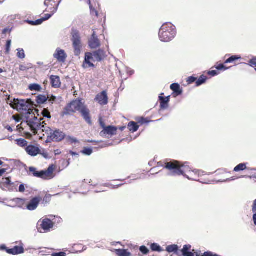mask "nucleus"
<instances>
[{
    "mask_svg": "<svg viewBox=\"0 0 256 256\" xmlns=\"http://www.w3.org/2000/svg\"><path fill=\"white\" fill-rule=\"evenodd\" d=\"M38 116H36L34 113L32 118L28 117V120L26 122L28 126H29L30 130L35 135L38 130L45 132L46 134H48L50 131V128L47 126L46 120H44V118H48V120L51 118V114L48 108H44L42 112V116H40L39 114L36 113Z\"/></svg>",
    "mask_w": 256,
    "mask_h": 256,
    "instance_id": "f257e3e1",
    "label": "nucleus"
},
{
    "mask_svg": "<svg viewBox=\"0 0 256 256\" xmlns=\"http://www.w3.org/2000/svg\"><path fill=\"white\" fill-rule=\"evenodd\" d=\"M106 56V52L105 51L104 49H98L92 52H86L82 66L84 69L96 68V66L94 62H102L104 60Z\"/></svg>",
    "mask_w": 256,
    "mask_h": 256,
    "instance_id": "f03ea898",
    "label": "nucleus"
},
{
    "mask_svg": "<svg viewBox=\"0 0 256 256\" xmlns=\"http://www.w3.org/2000/svg\"><path fill=\"white\" fill-rule=\"evenodd\" d=\"M10 105L13 108L16 109L19 112L27 115L26 116L27 120H28V116L32 118V116L34 113H38V110L32 107L30 100H28L26 101L24 100L14 99L11 102Z\"/></svg>",
    "mask_w": 256,
    "mask_h": 256,
    "instance_id": "7ed1b4c3",
    "label": "nucleus"
},
{
    "mask_svg": "<svg viewBox=\"0 0 256 256\" xmlns=\"http://www.w3.org/2000/svg\"><path fill=\"white\" fill-rule=\"evenodd\" d=\"M176 34V26L171 22H166L160 28L158 38L161 42H168L175 38Z\"/></svg>",
    "mask_w": 256,
    "mask_h": 256,
    "instance_id": "20e7f679",
    "label": "nucleus"
},
{
    "mask_svg": "<svg viewBox=\"0 0 256 256\" xmlns=\"http://www.w3.org/2000/svg\"><path fill=\"white\" fill-rule=\"evenodd\" d=\"M54 170L52 166H50L46 170H42L38 172L36 168L34 167H30L29 168V175H32L37 178L46 179L48 178H52Z\"/></svg>",
    "mask_w": 256,
    "mask_h": 256,
    "instance_id": "39448f33",
    "label": "nucleus"
},
{
    "mask_svg": "<svg viewBox=\"0 0 256 256\" xmlns=\"http://www.w3.org/2000/svg\"><path fill=\"white\" fill-rule=\"evenodd\" d=\"M100 126L102 128L100 132V135L102 137L112 136L116 134L118 128L114 126H106L102 118L98 120Z\"/></svg>",
    "mask_w": 256,
    "mask_h": 256,
    "instance_id": "423d86ee",
    "label": "nucleus"
},
{
    "mask_svg": "<svg viewBox=\"0 0 256 256\" xmlns=\"http://www.w3.org/2000/svg\"><path fill=\"white\" fill-rule=\"evenodd\" d=\"M82 103L80 100H73L64 108L62 114L64 116L65 115H70L75 113L76 111H79Z\"/></svg>",
    "mask_w": 256,
    "mask_h": 256,
    "instance_id": "0eeeda50",
    "label": "nucleus"
},
{
    "mask_svg": "<svg viewBox=\"0 0 256 256\" xmlns=\"http://www.w3.org/2000/svg\"><path fill=\"white\" fill-rule=\"evenodd\" d=\"M70 38L73 48H81L82 47V38L78 30L74 28H72Z\"/></svg>",
    "mask_w": 256,
    "mask_h": 256,
    "instance_id": "6e6552de",
    "label": "nucleus"
},
{
    "mask_svg": "<svg viewBox=\"0 0 256 256\" xmlns=\"http://www.w3.org/2000/svg\"><path fill=\"white\" fill-rule=\"evenodd\" d=\"M54 222L49 218H44L38 221V230L40 232H46L53 228Z\"/></svg>",
    "mask_w": 256,
    "mask_h": 256,
    "instance_id": "1a4fd4ad",
    "label": "nucleus"
},
{
    "mask_svg": "<svg viewBox=\"0 0 256 256\" xmlns=\"http://www.w3.org/2000/svg\"><path fill=\"white\" fill-rule=\"evenodd\" d=\"M180 162L177 160H172L165 164L164 168L170 172L172 176H178V171L180 168Z\"/></svg>",
    "mask_w": 256,
    "mask_h": 256,
    "instance_id": "9d476101",
    "label": "nucleus"
},
{
    "mask_svg": "<svg viewBox=\"0 0 256 256\" xmlns=\"http://www.w3.org/2000/svg\"><path fill=\"white\" fill-rule=\"evenodd\" d=\"M48 134H50V138L54 142H59L62 140L65 136V134L60 130H56L54 132L50 129Z\"/></svg>",
    "mask_w": 256,
    "mask_h": 256,
    "instance_id": "9b49d317",
    "label": "nucleus"
},
{
    "mask_svg": "<svg viewBox=\"0 0 256 256\" xmlns=\"http://www.w3.org/2000/svg\"><path fill=\"white\" fill-rule=\"evenodd\" d=\"M85 121L89 124H92V118L90 110L83 104H82L79 111Z\"/></svg>",
    "mask_w": 256,
    "mask_h": 256,
    "instance_id": "f8f14e48",
    "label": "nucleus"
},
{
    "mask_svg": "<svg viewBox=\"0 0 256 256\" xmlns=\"http://www.w3.org/2000/svg\"><path fill=\"white\" fill-rule=\"evenodd\" d=\"M94 100L102 106L107 104H108V96L106 92V90H104L98 94L96 96Z\"/></svg>",
    "mask_w": 256,
    "mask_h": 256,
    "instance_id": "ddd939ff",
    "label": "nucleus"
},
{
    "mask_svg": "<svg viewBox=\"0 0 256 256\" xmlns=\"http://www.w3.org/2000/svg\"><path fill=\"white\" fill-rule=\"evenodd\" d=\"M42 200V198L40 196H36L32 198L31 200L26 204V209L31 211L35 210L38 208Z\"/></svg>",
    "mask_w": 256,
    "mask_h": 256,
    "instance_id": "4468645a",
    "label": "nucleus"
},
{
    "mask_svg": "<svg viewBox=\"0 0 256 256\" xmlns=\"http://www.w3.org/2000/svg\"><path fill=\"white\" fill-rule=\"evenodd\" d=\"M25 150L28 155L32 156H36L40 152V150L38 146L32 144L26 146Z\"/></svg>",
    "mask_w": 256,
    "mask_h": 256,
    "instance_id": "2eb2a0df",
    "label": "nucleus"
},
{
    "mask_svg": "<svg viewBox=\"0 0 256 256\" xmlns=\"http://www.w3.org/2000/svg\"><path fill=\"white\" fill-rule=\"evenodd\" d=\"M88 45L90 48H97L100 46V41L96 36L94 31H93L92 34L89 39Z\"/></svg>",
    "mask_w": 256,
    "mask_h": 256,
    "instance_id": "dca6fc26",
    "label": "nucleus"
},
{
    "mask_svg": "<svg viewBox=\"0 0 256 256\" xmlns=\"http://www.w3.org/2000/svg\"><path fill=\"white\" fill-rule=\"evenodd\" d=\"M170 89L172 90V96L176 98V96L181 95L182 93V90L180 88V84L178 83H174L170 85Z\"/></svg>",
    "mask_w": 256,
    "mask_h": 256,
    "instance_id": "f3484780",
    "label": "nucleus"
},
{
    "mask_svg": "<svg viewBox=\"0 0 256 256\" xmlns=\"http://www.w3.org/2000/svg\"><path fill=\"white\" fill-rule=\"evenodd\" d=\"M54 57L58 62H64L67 57L66 54L62 50H56L54 54Z\"/></svg>",
    "mask_w": 256,
    "mask_h": 256,
    "instance_id": "a211bd4d",
    "label": "nucleus"
},
{
    "mask_svg": "<svg viewBox=\"0 0 256 256\" xmlns=\"http://www.w3.org/2000/svg\"><path fill=\"white\" fill-rule=\"evenodd\" d=\"M190 172V168L188 166L186 165V164H183L181 162H180V168H179V170L178 172V176L183 175L184 176H187L188 178L189 176L186 174Z\"/></svg>",
    "mask_w": 256,
    "mask_h": 256,
    "instance_id": "6ab92c4d",
    "label": "nucleus"
},
{
    "mask_svg": "<svg viewBox=\"0 0 256 256\" xmlns=\"http://www.w3.org/2000/svg\"><path fill=\"white\" fill-rule=\"evenodd\" d=\"M24 252V248L22 246H15L14 248L7 250L8 254L12 255L21 254Z\"/></svg>",
    "mask_w": 256,
    "mask_h": 256,
    "instance_id": "aec40b11",
    "label": "nucleus"
},
{
    "mask_svg": "<svg viewBox=\"0 0 256 256\" xmlns=\"http://www.w3.org/2000/svg\"><path fill=\"white\" fill-rule=\"evenodd\" d=\"M164 94H162L160 95H163ZM170 100V96L167 97H163L162 96H159V100L160 102V107L161 109L165 110L168 108V102Z\"/></svg>",
    "mask_w": 256,
    "mask_h": 256,
    "instance_id": "412c9836",
    "label": "nucleus"
},
{
    "mask_svg": "<svg viewBox=\"0 0 256 256\" xmlns=\"http://www.w3.org/2000/svg\"><path fill=\"white\" fill-rule=\"evenodd\" d=\"M50 84L52 88H58L61 86L60 78L58 76L52 75L50 76Z\"/></svg>",
    "mask_w": 256,
    "mask_h": 256,
    "instance_id": "4be33fe9",
    "label": "nucleus"
},
{
    "mask_svg": "<svg viewBox=\"0 0 256 256\" xmlns=\"http://www.w3.org/2000/svg\"><path fill=\"white\" fill-rule=\"evenodd\" d=\"M192 246L190 244H186L184 246L181 250L183 256H194V254L190 252Z\"/></svg>",
    "mask_w": 256,
    "mask_h": 256,
    "instance_id": "5701e85b",
    "label": "nucleus"
},
{
    "mask_svg": "<svg viewBox=\"0 0 256 256\" xmlns=\"http://www.w3.org/2000/svg\"><path fill=\"white\" fill-rule=\"evenodd\" d=\"M114 252L117 256H131L132 254L126 250L115 249Z\"/></svg>",
    "mask_w": 256,
    "mask_h": 256,
    "instance_id": "b1692460",
    "label": "nucleus"
},
{
    "mask_svg": "<svg viewBox=\"0 0 256 256\" xmlns=\"http://www.w3.org/2000/svg\"><path fill=\"white\" fill-rule=\"evenodd\" d=\"M139 127L140 126L138 124V123L134 122H130L128 125V129L132 133L136 132L138 130Z\"/></svg>",
    "mask_w": 256,
    "mask_h": 256,
    "instance_id": "393cba45",
    "label": "nucleus"
},
{
    "mask_svg": "<svg viewBox=\"0 0 256 256\" xmlns=\"http://www.w3.org/2000/svg\"><path fill=\"white\" fill-rule=\"evenodd\" d=\"M61 0H60L58 2V3L57 4V5H56V8H53V10L52 11V14H46L44 15V17H43V18H42V20H44V21H45V20H48V19H50V18L52 17V15H54V14H55V13L57 12V10H58V6H59L60 4V2H61Z\"/></svg>",
    "mask_w": 256,
    "mask_h": 256,
    "instance_id": "a878e982",
    "label": "nucleus"
},
{
    "mask_svg": "<svg viewBox=\"0 0 256 256\" xmlns=\"http://www.w3.org/2000/svg\"><path fill=\"white\" fill-rule=\"evenodd\" d=\"M84 246L80 244H74L72 248V250L74 252L77 253L84 251Z\"/></svg>",
    "mask_w": 256,
    "mask_h": 256,
    "instance_id": "bb28decb",
    "label": "nucleus"
},
{
    "mask_svg": "<svg viewBox=\"0 0 256 256\" xmlns=\"http://www.w3.org/2000/svg\"><path fill=\"white\" fill-rule=\"evenodd\" d=\"M48 96H46L40 94L36 96V102L38 104H43L48 100Z\"/></svg>",
    "mask_w": 256,
    "mask_h": 256,
    "instance_id": "cd10ccee",
    "label": "nucleus"
},
{
    "mask_svg": "<svg viewBox=\"0 0 256 256\" xmlns=\"http://www.w3.org/2000/svg\"><path fill=\"white\" fill-rule=\"evenodd\" d=\"M178 245H176V244L170 245V246H168L166 248V250L169 253H171V252L176 253L178 252Z\"/></svg>",
    "mask_w": 256,
    "mask_h": 256,
    "instance_id": "c85d7f7f",
    "label": "nucleus"
},
{
    "mask_svg": "<svg viewBox=\"0 0 256 256\" xmlns=\"http://www.w3.org/2000/svg\"><path fill=\"white\" fill-rule=\"evenodd\" d=\"M150 248L154 252H161L164 250L162 247L156 243L151 244Z\"/></svg>",
    "mask_w": 256,
    "mask_h": 256,
    "instance_id": "c756f323",
    "label": "nucleus"
},
{
    "mask_svg": "<svg viewBox=\"0 0 256 256\" xmlns=\"http://www.w3.org/2000/svg\"><path fill=\"white\" fill-rule=\"evenodd\" d=\"M247 168L246 164L241 163L236 166L234 170L235 172H239L246 170Z\"/></svg>",
    "mask_w": 256,
    "mask_h": 256,
    "instance_id": "7c9ffc66",
    "label": "nucleus"
},
{
    "mask_svg": "<svg viewBox=\"0 0 256 256\" xmlns=\"http://www.w3.org/2000/svg\"><path fill=\"white\" fill-rule=\"evenodd\" d=\"M206 80L207 77L206 76L202 75L198 80L196 79V86H198L204 84L206 82Z\"/></svg>",
    "mask_w": 256,
    "mask_h": 256,
    "instance_id": "2f4dec72",
    "label": "nucleus"
},
{
    "mask_svg": "<svg viewBox=\"0 0 256 256\" xmlns=\"http://www.w3.org/2000/svg\"><path fill=\"white\" fill-rule=\"evenodd\" d=\"M14 200L18 207L23 208L24 206H26V200L22 199V198H16Z\"/></svg>",
    "mask_w": 256,
    "mask_h": 256,
    "instance_id": "473e14b6",
    "label": "nucleus"
},
{
    "mask_svg": "<svg viewBox=\"0 0 256 256\" xmlns=\"http://www.w3.org/2000/svg\"><path fill=\"white\" fill-rule=\"evenodd\" d=\"M16 144L21 147L26 148L27 146L28 142L27 141L23 138H20L16 140Z\"/></svg>",
    "mask_w": 256,
    "mask_h": 256,
    "instance_id": "72a5a7b5",
    "label": "nucleus"
},
{
    "mask_svg": "<svg viewBox=\"0 0 256 256\" xmlns=\"http://www.w3.org/2000/svg\"><path fill=\"white\" fill-rule=\"evenodd\" d=\"M28 88L32 91L35 90L37 92H40L42 88L40 84H30L28 86Z\"/></svg>",
    "mask_w": 256,
    "mask_h": 256,
    "instance_id": "f704fd0d",
    "label": "nucleus"
},
{
    "mask_svg": "<svg viewBox=\"0 0 256 256\" xmlns=\"http://www.w3.org/2000/svg\"><path fill=\"white\" fill-rule=\"evenodd\" d=\"M1 184L6 187H8L11 184L10 178H2Z\"/></svg>",
    "mask_w": 256,
    "mask_h": 256,
    "instance_id": "c9c22d12",
    "label": "nucleus"
},
{
    "mask_svg": "<svg viewBox=\"0 0 256 256\" xmlns=\"http://www.w3.org/2000/svg\"><path fill=\"white\" fill-rule=\"evenodd\" d=\"M32 68V64H22L20 66V70L22 71L27 70Z\"/></svg>",
    "mask_w": 256,
    "mask_h": 256,
    "instance_id": "e433bc0d",
    "label": "nucleus"
},
{
    "mask_svg": "<svg viewBox=\"0 0 256 256\" xmlns=\"http://www.w3.org/2000/svg\"><path fill=\"white\" fill-rule=\"evenodd\" d=\"M241 58V57L240 56H232L229 58L228 59H227L224 63L228 64V63H230L236 60H238Z\"/></svg>",
    "mask_w": 256,
    "mask_h": 256,
    "instance_id": "4c0bfd02",
    "label": "nucleus"
},
{
    "mask_svg": "<svg viewBox=\"0 0 256 256\" xmlns=\"http://www.w3.org/2000/svg\"><path fill=\"white\" fill-rule=\"evenodd\" d=\"M52 196L50 194H46L42 200V204H48L51 200Z\"/></svg>",
    "mask_w": 256,
    "mask_h": 256,
    "instance_id": "58836bf2",
    "label": "nucleus"
},
{
    "mask_svg": "<svg viewBox=\"0 0 256 256\" xmlns=\"http://www.w3.org/2000/svg\"><path fill=\"white\" fill-rule=\"evenodd\" d=\"M248 64L252 67L255 68L256 71V57H253L248 61Z\"/></svg>",
    "mask_w": 256,
    "mask_h": 256,
    "instance_id": "ea45409f",
    "label": "nucleus"
},
{
    "mask_svg": "<svg viewBox=\"0 0 256 256\" xmlns=\"http://www.w3.org/2000/svg\"><path fill=\"white\" fill-rule=\"evenodd\" d=\"M140 250L144 255L148 254L150 252V250L144 246H140Z\"/></svg>",
    "mask_w": 256,
    "mask_h": 256,
    "instance_id": "a19ab883",
    "label": "nucleus"
},
{
    "mask_svg": "<svg viewBox=\"0 0 256 256\" xmlns=\"http://www.w3.org/2000/svg\"><path fill=\"white\" fill-rule=\"evenodd\" d=\"M92 152V150L90 148H84L82 150V153L88 156L90 155Z\"/></svg>",
    "mask_w": 256,
    "mask_h": 256,
    "instance_id": "79ce46f5",
    "label": "nucleus"
},
{
    "mask_svg": "<svg viewBox=\"0 0 256 256\" xmlns=\"http://www.w3.org/2000/svg\"><path fill=\"white\" fill-rule=\"evenodd\" d=\"M17 56L18 58L24 59L25 58V53L24 49H20L17 53Z\"/></svg>",
    "mask_w": 256,
    "mask_h": 256,
    "instance_id": "37998d69",
    "label": "nucleus"
},
{
    "mask_svg": "<svg viewBox=\"0 0 256 256\" xmlns=\"http://www.w3.org/2000/svg\"><path fill=\"white\" fill-rule=\"evenodd\" d=\"M137 122L138 124H140V125H142L144 124H148L150 121L144 118H140L137 120Z\"/></svg>",
    "mask_w": 256,
    "mask_h": 256,
    "instance_id": "c03bdc74",
    "label": "nucleus"
},
{
    "mask_svg": "<svg viewBox=\"0 0 256 256\" xmlns=\"http://www.w3.org/2000/svg\"><path fill=\"white\" fill-rule=\"evenodd\" d=\"M196 80V78H195L194 76H191L188 78L186 82L188 84H192L195 82Z\"/></svg>",
    "mask_w": 256,
    "mask_h": 256,
    "instance_id": "a18cd8bd",
    "label": "nucleus"
},
{
    "mask_svg": "<svg viewBox=\"0 0 256 256\" xmlns=\"http://www.w3.org/2000/svg\"><path fill=\"white\" fill-rule=\"evenodd\" d=\"M208 74L212 76H214L218 74V72L216 70H212L208 72Z\"/></svg>",
    "mask_w": 256,
    "mask_h": 256,
    "instance_id": "49530a36",
    "label": "nucleus"
},
{
    "mask_svg": "<svg viewBox=\"0 0 256 256\" xmlns=\"http://www.w3.org/2000/svg\"><path fill=\"white\" fill-rule=\"evenodd\" d=\"M216 68L217 70H226L228 69L227 68H226L224 64H220L218 66H216Z\"/></svg>",
    "mask_w": 256,
    "mask_h": 256,
    "instance_id": "de8ad7c7",
    "label": "nucleus"
},
{
    "mask_svg": "<svg viewBox=\"0 0 256 256\" xmlns=\"http://www.w3.org/2000/svg\"><path fill=\"white\" fill-rule=\"evenodd\" d=\"M166 162H168V160H166L164 161H160L158 162V166L163 167L164 168L165 164Z\"/></svg>",
    "mask_w": 256,
    "mask_h": 256,
    "instance_id": "09e8293b",
    "label": "nucleus"
},
{
    "mask_svg": "<svg viewBox=\"0 0 256 256\" xmlns=\"http://www.w3.org/2000/svg\"><path fill=\"white\" fill-rule=\"evenodd\" d=\"M52 256H66L64 252H54L52 254Z\"/></svg>",
    "mask_w": 256,
    "mask_h": 256,
    "instance_id": "8fccbe9b",
    "label": "nucleus"
},
{
    "mask_svg": "<svg viewBox=\"0 0 256 256\" xmlns=\"http://www.w3.org/2000/svg\"><path fill=\"white\" fill-rule=\"evenodd\" d=\"M56 97L55 96H54L52 95L50 97L48 96V100L49 102H50V103H52V104L54 102H56Z\"/></svg>",
    "mask_w": 256,
    "mask_h": 256,
    "instance_id": "3c124183",
    "label": "nucleus"
},
{
    "mask_svg": "<svg viewBox=\"0 0 256 256\" xmlns=\"http://www.w3.org/2000/svg\"><path fill=\"white\" fill-rule=\"evenodd\" d=\"M51 0H46L44 2V4L48 8L50 6H53V4L50 3Z\"/></svg>",
    "mask_w": 256,
    "mask_h": 256,
    "instance_id": "603ef678",
    "label": "nucleus"
},
{
    "mask_svg": "<svg viewBox=\"0 0 256 256\" xmlns=\"http://www.w3.org/2000/svg\"><path fill=\"white\" fill-rule=\"evenodd\" d=\"M44 22L42 18H40L34 21V26L41 24Z\"/></svg>",
    "mask_w": 256,
    "mask_h": 256,
    "instance_id": "864d4df0",
    "label": "nucleus"
},
{
    "mask_svg": "<svg viewBox=\"0 0 256 256\" xmlns=\"http://www.w3.org/2000/svg\"><path fill=\"white\" fill-rule=\"evenodd\" d=\"M252 212L253 213H256V199L253 202L252 206Z\"/></svg>",
    "mask_w": 256,
    "mask_h": 256,
    "instance_id": "5fc2aeb1",
    "label": "nucleus"
},
{
    "mask_svg": "<svg viewBox=\"0 0 256 256\" xmlns=\"http://www.w3.org/2000/svg\"><path fill=\"white\" fill-rule=\"evenodd\" d=\"M25 191V186L24 184H22L19 186V192H24Z\"/></svg>",
    "mask_w": 256,
    "mask_h": 256,
    "instance_id": "6e6d98bb",
    "label": "nucleus"
},
{
    "mask_svg": "<svg viewBox=\"0 0 256 256\" xmlns=\"http://www.w3.org/2000/svg\"><path fill=\"white\" fill-rule=\"evenodd\" d=\"M56 5L57 4H53V6H50V8H48V10L46 9L45 12H50V14H52V11L53 10V8H56Z\"/></svg>",
    "mask_w": 256,
    "mask_h": 256,
    "instance_id": "4d7b16f0",
    "label": "nucleus"
},
{
    "mask_svg": "<svg viewBox=\"0 0 256 256\" xmlns=\"http://www.w3.org/2000/svg\"><path fill=\"white\" fill-rule=\"evenodd\" d=\"M24 22L28 23V24L32 25V26H34V21L30 20H26Z\"/></svg>",
    "mask_w": 256,
    "mask_h": 256,
    "instance_id": "13d9d810",
    "label": "nucleus"
},
{
    "mask_svg": "<svg viewBox=\"0 0 256 256\" xmlns=\"http://www.w3.org/2000/svg\"><path fill=\"white\" fill-rule=\"evenodd\" d=\"M11 43H12L11 40H8L6 42V48H10V47L11 46Z\"/></svg>",
    "mask_w": 256,
    "mask_h": 256,
    "instance_id": "bf43d9fd",
    "label": "nucleus"
},
{
    "mask_svg": "<svg viewBox=\"0 0 256 256\" xmlns=\"http://www.w3.org/2000/svg\"><path fill=\"white\" fill-rule=\"evenodd\" d=\"M13 118L16 122H18L20 120V117L18 115H14L12 116Z\"/></svg>",
    "mask_w": 256,
    "mask_h": 256,
    "instance_id": "052dcab7",
    "label": "nucleus"
},
{
    "mask_svg": "<svg viewBox=\"0 0 256 256\" xmlns=\"http://www.w3.org/2000/svg\"><path fill=\"white\" fill-rule=\"evenodd\" d=\"M10 248H8L6 247L5 245H2L0 246V250H4L7 252L8 250H10Z\"/></svg>",
    "mask_w": 256,
    "mask_h": 256,
    "instance_id": "680f3d73",
    "label": "nucleus"
},
{
    "mask_svg": "<svg viewBox=\"0 0 256 256\" xmlns=\"http://www.w3.org/2000/svg\"><path fill=\"white\" fill-rule=\"evenodd\" d=\"M4 128L8 130L10 132H12L13 131L12 128L8 125L6 126Z\"/></svg>",
    "mask_w": 256,
    "mask_h": 256,
    "instance_id": "e2e57ef3",
    "label": "nucleus"
},
{
    "mask_svg": "<svg viewBox=\"0 0 256 256\" xmlns=\"http://www.w3.org/2000/svg\"><path fill=\"white\" fill-rule=\"evenodd\" d=\"M10 30L8 28H5L2 30V34H6L7 32H10Z\"/></svg>",
    "mask_w": 256,
    "mask_h": 256,
    "instance_id": "0e129e2a",
    "label": "nucleus"
},
{
    "mask_svg": "<svg viewBox=\"0 0 256 256\" xmlns=\"http://www.w3.org/2000/svg\"><path fill=\"white\" fill-rule=\"evenodd\" d=\"M6 172V170L4 168L0 169V177L2 176Z\"/></svg>",
    "mask_w": 256,
    "mask_h": 256,
    "instance_id": "69168bd1",
    "label": "nucleus"
},
{
    "mask_svg": "<svg viewBox=\"0 0 256 256\" xmlns=\"http://www.w3.org/2000/svg\"><path fill=\"white\" fill-rule=\"evenodd\" d=\"M253 220L254 224L256 226V213H254Z\"/></svg>",
    "mask_w": 256,
    "mask_h": 256,
    "instance_id": "338daca9",
    "label": "nucleus"
},
{
    "mask_svg": "<svg viewBox=\"0 0 256 256\" xmlns=\"http://www.w3.org/2000/svg\"><path fill=\"white\" fill-rule=\"evenodd\" d=\"M18 127H19L18 129L20 130V132H22V130H24V128H22V126H18Z\"/></svg>",
    "mask_w": 256,
    "mask_h": 256,
    "instance_id": "774afa93",
    "label": "nucleus"
}]
</instances>
